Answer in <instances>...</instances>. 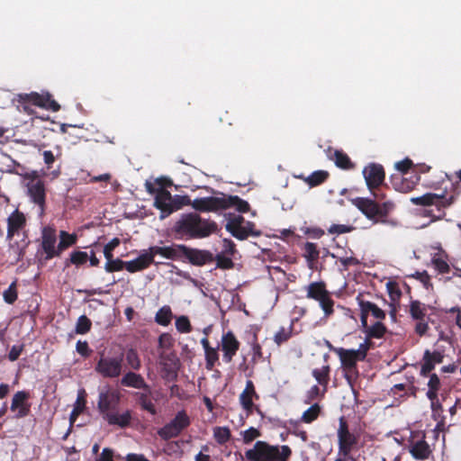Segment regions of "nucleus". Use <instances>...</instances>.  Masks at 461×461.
I'll return each instance as SVG.
<instances>
[{
	"label": "nucleus",
	"instance_id": "f257e3e1",
	"mask_svg": "<svg viewBox=\"0 0 461 461\" xmlns=\"http://www.w3.org/2000/svg\"><path fill=\"white\" fill-rule=\"evenodd\" d=\"M217 230L215 221L203 219L196 212L182 214L172 228L176 238L185 240L206 238Z\"/></svg>",
	"mask_w": 461,
	"mask_h": 461
},
{
	"label": "nucleus",
	"instance_id": "f03ea898",
	"mask_svg": "<svg viewBox=\"0 0 461 461\" xmlns=\"http://www.w3.org/2000/svg\"><path fill=\"white\" fill-rule=\"evenodd\" d=\"M145 188L149 194L155 195L154 206L160 211V219H165L185 205V196L178 194L173 196L169 191L157 188L150 181H146Z\"/></svg>",
	"mask_w": 461,
	"mask_h": 461
},
{
	"label": "nucleus",
	"instance_id": "7ed1b4c3",
	"mask_svg": "<svg viewBox=\"0 0 461 461\" xmlns=\"http://www.w3.org/2000/svg\"><path fill=\"white\" fill-rule=\"evenodd\" d=\"M292 454L291 448L284 445L281 451L277 446H270L265 441H257L254 447L245 453L249 461H287Z\"/></svg>",
	"mask_w": 461,
	"mask_h": 461
},
{
	"label": "nucleus",
	"instance_id": "20e7f679",
	"mask_svg": "<svg viewBox=\"0 0 461 461\" xmlns=\"http://www.w3.org/2000/svg\"><path fill=\"white\" fill-rule=\"evenodd\" d=\"M304 290L306 291L307 299H312L319 303L326 318H329L334 313L335 302L332 299L331 294L327 290L325 282H312L304 287Z\"/></svg>",
	"mask_w": 461,
	"mask_h": 461
},
{
	"label": "nucleus",
	"instance_id": "39448f33",
	"mask_svg": "<svg viewBox=\"0 0 461 461\" xmlns=\"http://www.w3.org/2000/svg\"><path fill=\"white\" fill-rule=\"evenodd\" d=\"M17 100L23 105V111L29 114L32 112L28 105L29 104L52 112H58L60 109V105L52 98L50 93L39 94L32 92L30 94H19Z\"/></svg>",
	"mask_w": 461,
	"mask_h": 461
},
{
	"label": "nucleus",
	"instance_id": "423d86ee",
	"mask_svg": "<svg viewBox=\"0 0 461 461\" xmlns=\"http://www.w3.org/2000/svg\"><path fill=\"white\" fill-rule=\"evenodd\" d=\"M191 424V419L185 410L176 412L175 417L162 428L158 429V435L163 440L177 438Z\"/></svg>",
	"mask_w": 461,
	"mask_h": 461
},
{
	"label": "nucleus",
	"instance_id": "0eeeda50",
	"mask_svg": "<svg viewBox=\"0 0 461 461\" xmlns=\"http://www.w3.org/2000/svg\"><path fill=\"white\" fill-rule=\"evenodd\" d=\"M122 353L113 357L105 356L104 353H102L95 366V370L104 378H117L122 372Z\"/></svg>",
	"mask_w": 461,
	"mask_h": 461
},
{
	"label": "nucleus",
	"instance_id": "6e6552de",
	"mask_svg": "<svg viewBox=\"0 0 461 461\" xmlns=\"http://www.w3.org/2000/svg\"><path fill=\"white\" fill-rule=\"evenodd\" d=\"M363 175L368 189L376 200H383L385 195L376 190L384 181L385 172L382 165L370 163L363 169Z\"/></svg>",
	"mask_w": 461,
	"mask_h": 461
},
{
	"label": "nucleus",
	"instance_id": "1a4fd4ad",
	"mask_svg": "<svg viewBox=\"0 0 461 461\" xmlns=\"http://www.w3.org/2000/svg\"><path fill=\"white\" fill-rule=\"evenodd\" d=\"M339 455L348 457L358 443L357 437L349 431L348 424L345 417L339 418V429L337 431Z\"/></svg>",
	"mask_w": 461,
	"mask_h": 461
},
{
	"label": "nucleus",
	"instance_id": "9d476101",
	"mask_svg": "<svg viewBox=\"0 0 461 461\" xmlns=\"http://www.w3.org/2000/svg\"><path fill=\"white\" fill-rule=\"evenodd\" d=\"M427 310V305L418 300H412L410 303L409 313L411 319L416 321L414 330L420 337L426 336L429 330Z\"/></svg>",
	"mask_w": 461,
	"mask_h": 461
},
{
	"label": "nucleus",
	"instance_id": "9b49d317",
	"mask_svg": "<svg viewBox=\"0 0 461 461\" xmlns=\"http://www.w3.org/2000/svg\"><path fill=\"white\" fill-rule=\"evenodd\" d=\"M57 236L56 230L50 227H45L41 232V248L42 255L40 258L41 263H46L56 257H60L59 245L56 247Z\"/></svg>",
	"mask_w": 461,
	"mask_h": 461
},
{
	"label": "nucleus",
	"instance_id": "f8f14e48",
	"mask_svg": "<svg viewBox=\"0 0 461 461\" xmlns=\"http://www.w3.org/2000/svg\"><path fill=\"white\" fill-rule=\"evenodd\" d=\"M121 400V394L118 391L106 388L99 393L97 408L104 418L111 411H113L117 409L119 402Z\"/></svg>",
	"mask_w": 461,
	"mask_h": 461
},
{
	"label": "nucleus",
	"instance_id": "ddd939ff",
	"mask_svg": "<svg viewBox=\"0 0 461 461\" xmlns=\"http://www.w3.org/2000/svg\"><path fill=\"white\" fill-rule=\"evenodd\" d=\"M185 205H191L197 212H216L223 210V194L221 196H207L191 200L185 196Z\"/></svg>",
	"mask_w": 461,
	"mask_h": 461
},
{
	"label": "nucleus",
	"instance_id": "4468645a",
	"mask_svg": "<svg viewBox=\"0 0 461 461\" xmlns=\"http://www.w3.org/2000/svg\"><path fill=\"white\" fill-rule=\"evenodd\" d=\"M27 194L30 200L36 204L42 214L46 207V188L44 182L39 178H33L27 184Z\"/></svg>",
	"mask_w": 461,
	"mask_h": 461
},
{
	"label": "nucleus",
	"instance_id": "2eb2a0df",
	"mask_svg": "<svg viewBox=\"0 0 461 461\" xmlns=\"http://www.w3.org/2000/svg\"><path fill=\"white\" fill-rule=\"evenodd\" d=\"M360 308L361 326L366 327L368 316H372L376 321H384L386 317L385 311L378 307L375 303L366 301L361 295L357 297Z\"/></svg>",
	"mask_w": 461,
	"mask_h": 461
},
{
	"label": "nucleus",
	"instance_id": "dca6fc26",
	"mask_svg": "<svg viewBox=\"0 0 461 461\" xmlns=\"http://www.w3.org/2000/svg\"><path fill=\"white\" fill-rule=\"evenodd\" d=\"M181 258H185L194 266H203L214 260L213 255L209 250L188 248L182 244Z\"/></svg>",
	"mask_w": 461,
	"mask_h": 461
},
{
	"label": "nucleus",
	"instance_id": "f3484780",
	"mask_svg": "<svg viewBox=\"0 0 461 461\" xmlns=\"http://www.w3.org/2000/svg\"><path fill=\"white\" fill-rule=\"evenodd\" d=\"M221 346L223 352L222 360L229 364L239 351L240 343L234 333L230 330L222 335Z\"/></svg>",
	"mask_w": 461,
	"mask_h": 461
},
{
	"label": "nucleus",
	"instance_id": "a211bd4d",
	"mask_svg": "<svg viewBox=\"0 0 461 461\" xmlns=\"http://www.w3.org/2000/svg\"><path fill=\"white\" fill-rule=\"evenodd\" d=\"M30 393L26 391L16 392L12 399L11 411H15L16 419H22L28 416L31 412V403L28 402Z\"/></svg>",
	"mask_w": 461,
	"mask_h": 461
},
{
	"label": "nucleus",
	"instance_id": "6ab92c4d",
	"mask_svg": "<svg viewBox=\"0 0 461 461\" xmlns=\"http://www.w3.org/2000/svg\"><path fill=\"white\" fill-rule=\"evenodd\" d=\"M411 202L415 205L421 206H431L435 205L438 211H441L442 208L451 204V199L447 200L444 195H438L436 194L427 193L421 196L412 197Z\"/></svg>",
	"mask_w": 461,
	"mask_h": 461
},
{
	"label": "nucleus",
	"instance_id": "aec40b11",
	"mask_svg": "<svg viewBox=\"0 0 461 461\" xmlns=\"http://www.w3.org/2000/svg\"><path fill=\"white\" fill-rule=\"evenodd\" d=\"M182 247V244H174L172 246H152L149 247L147 251L148 255L151 257V263L157 264L154 261V258L157 255H159L167 259H179L181 258V249L179 248Z\"/></svg>",
	"mask_w": 461,
	"mask_h": 461
},
{
	"label": "nucleus",
	"instance_id": "412c9836",
	"mask_svg": "<svg viewBox=\"0 0 461 461\" xmlns=\"http://www.w3.org/2000/svg\"><path fill=\"white\" fill-rule=\"evenodd\" d=\"M26 226V217L23 212L14 210L7 218L6 240H12Z\"/></svg>",
	"mask_w": 461,
	"mask_h": 461
},
{
	"label": "nucleus",
	"instance_id": "4be33fe9",
	"mask_svg": "<svg viewBox=\"0 0 461 461\" xmlns=\"http://www.w3.org/2000/svg\"><path fill=\"white\" fill-rule=\"evenodd\" d=\"M444 355L440 351L435 350L431 352L430 350L426 349L421 360L420 375L427 377L435 368V366L442 363Z\"/></svg>",
	"mask_w": 461,
	"mask_h": 461
},
{
	"label": "nucleus",
	"instance_id": "5701e85b",
	"mask_svg": "<svg viewBox=\"0 0 461 461\" xmlns=\"http://www.w3.org/2000/svg\"><path fill=\"white\" fill-rule=\"evenodd\" d=\"M353 204L369 220L374 221H378L377 213L378 212V203L375 201L364 198L357 197L353 200Z\"/></svg>",
	"mask_w": 461,
	"mask_h": 461
},
{
	"label": "nucleus",
	"instance_id": "b1692460",
	"mask_svg": "<svg viewBox=\"0 0 461 461\" xmlns=\"http://www.w3.org/2000/svg\"><path fill=\"white\" fill-rule=\"evenodd\" d=\"M335 352L339 356L342 366L348 371L356 369L358 361H364L356 349L339 348L335 349Z\"/></svg>",
	"mask_w": 461,
	"mask_h": 461
},
{
	"label": "nucleus",
	"instance_id": "393cba45",
	"mask_svg": "<svg viewBox=\"0 0 461 461\" xmlns=\"http://www.w3.org/2000/svg\"><path fill=\"white\" fill-rule=\"evenodd\" d=\"M253 398L258 399V395L255 390V385L251 380L246 382V386L240 395V402L248 414L253 411Z\"/></svg>",
	"mask_w": 461,
	"mask_h": 461
},
{
	"label": "nucleus",
	"instance_id": "a878e982",
	"mask_svg": "<svg viewBox=\"0 0 461 461\" xmlns=\"http://www.w3.org/2000/svg\"><path fill=\"white\" fill-rule=\"evenodd\" d=\"M121 384L126 387L141 389L143 391H150V386L146 383L140 374L129 371L121 379Z\"/></svg>",
	"mask_w": 461,
	"mask_h": 461
},
{
	"label": "nucleus",
	"instance_id": "bb28decb",
	"mask_svg": "<svg viewBox=\"0 0 461 461\" xmlns=\"http://www.w3.org/2000/svg\"><path fill=\"white\" fill-rule=\"evenodd\" d=\"M410 453L416 460H427L431 455V449L428 442L425 440V434L422 438L413 442L410 447Z\"/></svg>",
	"mask_w": 461,
	"mask_h": 461
},
{
	"label": "nucleus",
	"instance_id": "cd10ccee",
	"mask_svg": "<svg viewBox=\"0 0 461 461\" xmlns=\"http://www.w3.org/2000/svg\"><path fill=\"white\" fill-rule=\"evenodd\" d=\"M233 237L240 240H244L249 236L258 237L261 234L260 230L255 229V223L247 221L246 225L238 226L235 230L232 228L226 229Z\"/></svg>",
	"mask_w": 461,
	"mask_h": 461
},
{
	"label": "nucleus",
	"instance_id": "c85d7f7f",
	"mask_svg": "<svg viewBox=\"0 0 461 461\" xmlns=\"http://www.w3.org/2000/svg\"><path fill=\"white\" fill-rule=\"evenodd\" d=\"M303 257L306 259L307 266L311 270L318 269V259L321 250L316 243L307 241L303 248Z\"/></svg>",
	"mask_w": 461,
	"mask_h": 461
},
{
	"label": "nucleus",
	"instance_id": "c756f323",
	"mask_svg": "<svg viewBox=\"0 0 461 461\" xmlns=\"http://www.w3.org/2000/svg\"><path fill=\"white\" fill-rule=\"evenodd\" d=\"M133 395L138 405L142 411L149 412L152 416L157 415L158 411L151 398V390L149 392H135Z\"/></svg>",
	"mask_w": 461,
	"mask_h": 461
},
{
	"label": "nucleus",
	"instance_id": "7c9ffc66",
	"mask_svg": "<svg viewBox=\"0 0 461 461\" xmlns=\"http://www.w3.org/2000/svg\"><path fill=\"white\" fill-rule=\"evenodd\" d=\"M131 419V411L130 410H126L121 414L113 411L104 417V420H105L109 425L118 426L122 429L130 427Z\"/></svg>",
	"mask_w": 461,
	"mask_h": 461
},
{
	"label": "nucleus",
	"instance_id": "2f4dec72",
	"mask_svg": "<svg viewBox=\"0 0 461 461\" xmlns=\"http://www.w3.org/2000/svg\"><path fill=\"white\" fill-rule=\"evenodd\" d=\"M151 263V257H149L145 250L137 258L126 261L125 269L130 273H136L147 269Z\"/></svg>",
	"mask_w": 461,
	"mask_h": 461
},
{
	"label": "nucleus",
	"instance_id": "473e14b6",
	"mask_svg": "<svg viewBox=\"0 0 461 461\" xmlns=\"http://www.w3.org/2000/svg\"><path fill=\"white\" fill-rule=\"evenodd\" d=\"M235 208L239 212H248L250 210L249 203L238 195L223 194V210Z\"/></svg>",
	"mask_w": 461,
	"mask_h": 461
},
{
	"label": "nucleus",
	"instance_id": "72a5a7b5",
	"mask_svg": "<svg viewBox=\"0 0 461 461\" xmlns=\"http://www.w3.org/2000/svg\"><path fill=\"white\" fill-rule=\"evenodd\" d=\"M362 329L366 336L371 339H382L387 332V328L382 321H376L372 325L366 322V326Z\"/></svg>",
	"mask_w": 461,
	"mask_h": 461
},
{
	"label": "nucleus",
	"instance_id": "f704fd0d",
	"mask_svg": "<svg viewBox=\"0 0 461 461\" xmlns=\"http://www.w3.org/2000/svg\"><path fill=\"white\" fill-rule=\"evenodd\" d=\"M86 403V391L81 389L78 391L75 407L69 416V421L71 425L77 420L78 415L84 411Z\"/></svg>",
	"mask_w": 461,
	"mask_h": 461
},
{
	"label": "nucleus",
	"instance_id": "c9c22d12",
	"mask_svg": "<svg viewBox=\"0 0 461 461\" xmlns=\"http://www.w3.org/2000/svg\"><path fill=\"white\" fill-rule=\"evenodd\" d=\"M331 159L334 160L335 165L338 167L342 169H352L354 167V164L350 160L349 157L343 150L336 149Z\"/></svg>",
	"mask_w": 461,
	"mask_h": 461
},
{
	"label": "nucleus",
	"instance_id": "e433bc0d",
	"mask_svg": "<svg viewBox=\"0 0 461 461\" xmlns=\"http://www.w3.org/2000/svg\"><path fill=\"white\" fill-rule=\"evenodd\" d=\"M429 382H428V391L426 393L427 398H435L438 397V391L441 386L440 379L437 374H429Z\"/></svg>",
	"mask_w": 461,
	"mask_h": 461
},
{
	"label": "nucleus",
	"instance_id": "4c0bfd02",
	"mask_svg": "<svg viewBox=\"0 0 461 461\" xmlns=\"http://www.w3.org/2000/svg\"><path fill=\"white\" fill-rule=\"evenodd\" d=\"M172 318L171 308L168 305H165L157 312L155 321L161 326H167L170 324Z\"/></svg>",
	"mask_w": 461,
	"mask_h": 461
},
{
	"label": "nucleus",
	"instance_id": "58836bf2",
	"mask_svg": "<svg viewBox=\"0 0 461 461\" xmlns=\"http://www.w3.org/2000/svg\"><path fill=\"white\" fill-rule=\"evenodd\" d=\"M88 261V253L80 250H75L71 252L68 259L66 260L65 266L69 267L70 265H75L76 267H80L86 264Z\"/></svg>",
	"mask_w": 461,
	"mask_h": 461
},
{
	"label": "nucleus",
	"instance_id": "ea45409f",
	"mask_svg": "<svg viewBox=\"0 0 461 461\" xmlns=\"http://www.w3.org/2000/svg\"><path fill=\"white\" fill-rule=\"evenodd\" d=\"M321 411V408L320 404L314 403L305 411H303L301 417V421L307 424L312 423L319 418Z\"/></svg>",
	"mask_w": 461,
	"mask_h": 461
},
{
	"label": "nucleus",
	"instance_id": "a19ab883",
	"mask_svg": "<svg viewBox=\"0 0 461 461\" xmlns=\"http://www.w3.org/2000/svg\"><path fill=\"white\" fill-rule=\"evenodd\" d=\"M431 263L434 268L438 271V274H448L450 271L449 265L447 260L444 258V256L440 253H436L432 259Z\"/></svg>",
	"mask_w": 461,
	"mask_h": 461
},
{
	"label": "nucleus",
	"instance_id": "79ce46f5",
	"mask_svg": "<svg viewBox=\"0 0 461 461\" xmlns=\"http://www.w3.org/2000/svg\"><path fill=\"white\" fill-rule=\"evenodd\" d=\"M59 250L60 254L68 248L76 244L77 238L75 234H69L65 230H61L59 234Z\"/></svg>",
	"mask_w": 461,
	"mask_h": 461
},
{
	"label": "nucleus",
	"instance_id": "37998d69",
	"mask_svg": "<svg viewBox=\"0 0 461 461\" xmlns=\"http://www.w3.org/2000/svg\"><path fill=\"white\" fill-rule=\"evenodd\" d=\"M330 368L329 366H324L321 368H315L312 370V376L321 385L326 387L330 380Z\"/></svg>",
	"mask_w": 461,
	"mask_h": 461
},
{
	"label": "nucleus",
	"instance_id": "c03bdc74",
	"mask_svg": "<svg viewBox=\"0 0 461 461\" xmlns=\"http://www.w3.org/2000/svg\"><path fill=\"white\" fill-rule=\"evenodd\" d=\"M329 177V173L324 170H318L312 173L306 179L310 186H317L324 183Z\"/></svg>",
	"mask_w": 461,
	"mask_h": 461
},
{
	"label": "nucleus",
	"instance_id": "a18cd8bd",
	"mask_svg": "<svg viewBox=\"0 0 461 461\" xmlns=\"http://www.w3.org/2000/svg\"><path fill=\"white\" fill-rule=\"evenodd\" d=\"M230 436V430L228 427H216L213 430V437L220 445L227 443Z\"/></svg>",
	"mask_w": 461,
	"mask_h": 461
},
{
	"label": "nucleus",
	"instance_id": "49530a36",
	"mask_svg": "<svg viewBox=\"0 0 461 461\" xmlns=\"http://www.w3.org/2000/svg\"><path fill=\"white\" fill-rule=\"evenodd\" d=\"M430 401L431 418L435 420L445 419L443 415V405L438 397L428 398Z\"/></svg>",
	"mask_w": 461,
	"mask_h": 461
},
{
	"label": "nucleus",
	"instance_id": "de8ad7c7",
	"mask_svg": "<svg viewBox=\"0 0 461 461\" xmlns=\"http://www.w3.org/2000/svg\"><path fill=\"white\" fill-rule=\"evenodd\" d=\"M92 327V321L86 315H81L77 321L75 331L77 334H86Z\"/></svg>",
	"mask_w": 461,
	"mask_h": 461
},
{
	"label": "nucleus",
	"instance_id": "09e8293b",
	"mask_svg": "<svg viewBox=\"0 0 461 461\" xmlns=\"http://www.w3.org/2000/svg\"><path fill=\"white\" fill-rule=\"evenodd\" d=\"M126 361L130 367L133 370L137 371L140 370V368L141 367V362L138 355V352L133 348H130L127 350Z\"/></svg>",
	"mask_w": 461,
	"mask_h": 461
},
{
	"label": "nucleus",
	"instance_id": "8fccbe9b",
	"mask_svg": "<svg viewBox=\"0 0 461 461\" xmlns=\"http://www.w3.org/2000/svg\"><path fill=\"white\" fill-rule=\"evenodd\" d=\"M292 336V327H281L274 336V341L277 346L286 342Z\"/></svg>",
	"mask_w": 461,
	"mask_h": 461
},
{
	"label": "nucleus",
	"instance_id": "3c124183",
	"mask_svg": "<svg viewBox=\"0 0 461 461\" xmlns=\"http://www.w3.org/2000/svg\"><path fill=\"white\" fill-rule=\"evenodd\" d=\"M205 355V367L208 370H212L215 364L219 361V354L217 348H212L208 351L204 352Z\"/></svg>",
	"mask_w": 461,
	"mask_h": 461
},
{
	"label": "nucleus",
	"instance_id": "603ef678",
	"mask_svg": "<svg viewBox=\"0 0 461 461\" xmlns=\"http://www.w3.org/2000/svg\"><path fill=\"white\" fill-rule=\"evenodd\" d=\"M3 296L5 302L8 304H13L17 300L18 293L15 282H13L9 287L5 290Z\"/></svg>",
	"mask_w": 461,
	"mask_h": 461
},
{
	"label": "nucleus",
	"instance_id": "864d4df0",
	"mask_svg": "<svg viewBox=\"0 0 461 461\" xmlns=\"http://www.w3.org/2000/svg\"><path fill=\"white\" fill-rule=\"evenodd\" d=\"M125 265L126 261L120 258H114L113 260L105 263L104 269L107 273L118 272L125 268Z\"/></svg>",
	"mask_w": 461,
	"mask_h": 461
},
{
	"label": "nucleus",
	"instance_id": "5fc2aeb1",
	"mask_svg": "<svg viewBox=\"0 0 461 461\" xmlns=\"http://www.w3.org/2000/svg\"><path fill=\"white\" fill-rule=\"evenodd\" d=\"M176 328L181 333H189L192 330L189 319L184 315L176 318Z\"/></svg>",
	"mask_w": 461,
	"mask_h": 461
},
{
	"label": "nucleus",
	"instance_id": "6e6d98bb",
	"mask_svg": "<svg viewBox=\"0 0 461 461\" xmlns=\"http://www.w3.org/2000/svg\"><path fill=\"white\" fill-rule=\"evenodd\" d=\"M393 208L394 203L391 201L384 202L381 204L378 203L379 213H377V218L382 219L384 221V219H385L388 216V214L390 213V212L393 210Z\"/></svg>",
	"mask_w": 461,
	"mask_h": 461
},
{
	"label": "nucleus",
	"instance_id": "4d7b16f0",
	"mask_svg": "<svg viewBox=\"0 0 461 461\" xmlns=\"http://www.w3.org/2000/svg\"><path fill=\"white\" fill-rule=\"evenodd\" d=\"M401 183H397L395 180H393V185H394V188L400 192L407 193L413 189L416 182L413 181H408L402 177H401Z\"/></svg>",
	"mask_w": 461,
	"mask_h": 461
},
{
	"label": "nucleus",
	"instance_id": "13d9d810",
	"mask_svg": "<svg viewBox=\"0 0 461 461\" xmlns=\"http://www.w3.org/2000/svg\"><path fill=\"white\" fill-rule=\"evenodd\" d=\"M215 260H216V267L218 268L230 269L233 267V261L231 260V258H230L224 255L218 254L215 258Z\"/></svg>",
	"mask_w": 461,
	"mask_h": 461
},
{
	"label": "nucleus",
	"instance_id": "bf43d9fd",
	"mask_svg": "<svg viewBox=\"0 0 461 461\" xmlns=\"http://www.w3.org/2000/svg\"><path fill=\"white\" fill-rule=\"evenodd\" d=\"M371 338L366 336L365 341L359 345L357 349H356L363 360L366 359L368 350L374 347V343L371 341Z\"/></svg>",
	"mask_w": 461,
	"mask_h": 461
},
{
	"label": "nucleus",
	"instance_id": "052dcab7",
	"mask_svg": "<svg viewBox=\"0 0 461 461\" xmlns=\"http://www.w3.org/2000/svg\"><path fill=\"white\" fill-rule=\"evenodd\" d=\"M247 221L241 215H232L228 219L225 227L226 229L232 228L235 230L238 226L246 225Z\"/></svg>",
	"mask_w": 461,
	"mask_h": 461
},
{
	"label": "nucleus",
	"instance_id": "680f3d73",
	"mask_svg": "<svg viewBox=\"0 0 461 461\" xmlns=\"http://www.w3.org/2000/svg\"><path fill=\"white\" fill-rule=\"evenodd\" d=\"M354 228L346 224H332L328 229V232L330 234H343L350 232Z\"/></svg>",
	"mask_w": 461,
	"mask_h": 461
},
{
	"label": "nucleus",
	"instance_id": "e2e57ef3",
	"mask_svg": "<svg viewBox=\"0 0 461 461\" xmlns=\"http://www.w3.org/2000/svg\"><path fill=\"white\" fill-rule=\"evenodd\" d=\"M251 347H252V352H253L252 359L254 361H256V360L261 358L263 357L262 348H261L260 344L258 342V336L256 333L253 335V340L251 343Z\"/></svg>",
	"mask_w": 461,
	"mask_h": 461
},
{
	"label": "nucleus",
	"instance_id": "0e129e2a",
	"mask_svg": "<svg viewBox=\"0 0 461 461\" xmlns=\"http://www.w3.org/2000/svg\"><path fill=\"white\" fill-rule=\"evenodd\" d=\"M260 436V432L258 429L250 427L243 432V441L248 444L256 439Z\"/></svg>",
	"mask_w": 461,
	"mask_h": 461
},
{
	"label": "nucleus",
	"instance_id": "69168bd1",
	"mask_svg": "<svg viewBox=\"0 0 461 461\" xmlns=\"http://www.w3.org/2000/svg\"><path fill=\"white\" fill-rule=\"evenodd\" d=\"M320 394H321L320 387L318 385L312 386L305 395V400H304L305 403H307V404L311 403L312 402H313L314 400L319 398Z\"/></svg>",
	"mask_w": 461,
	"mask_h": 461
},
{
	"label": "nucleus",
	"instance_id": "338daca9",
	"mask_svg": "<svg viewBox=\"0 0 461 461\" xmlns=\"http://www.w3.org/2000/svg\"><path fill=\"white\" fill-rule=\"evenodd\" d=\"M76 349L77 353L84 357H88L92 352L86 341L78 340L76 345Z\"/></svg>",
	"mask_w": 461,
	"mask_h": 461
},
{
	"label": "nucleus",
	"instance_id": "774afa93",
	"mask_svg": "<svg viewBox=\"0 0 461 461\" xmlns=\"http://www.w3.org/2000/svg\"><path fill=\"white\" fill-rule=\"evenodd\" d=\"M114 451L112 448L104 447L95 461H113Z\"/></svg>",
	"mask_w": 461,
	"mask_h": 461
}]
</instances>
